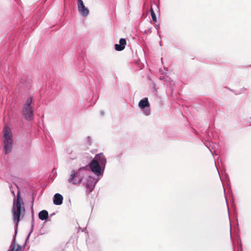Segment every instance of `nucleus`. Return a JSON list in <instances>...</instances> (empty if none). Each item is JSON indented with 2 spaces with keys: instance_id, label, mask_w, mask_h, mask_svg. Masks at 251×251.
I'll use <instances>...</instances> for the list:
<instances>
[{
  "instance_id": "nucleus-3",
  "label": "nucleus",
  "mask_w": 251,
  "mask_h": 251,
  "mask_svg": "<svg viewBox=\"0 0 251 251\" xmlns=\"http://www.w3.org/2000/svg\"><path fill=\"white\" fill-rule=\"evenodd\" d=\"M83 170H86L85 167H81L77 171L72 170L68 179V182L74 185H79L82 182L84 177V174L81 172Z\"/></svg>"
},
{
  "instance_id": "nucleus-8",
  "label": "nucleus",
  "mask_w": 251,
  "mask_h": 251,
  "mask_svg": "<svg viewBox=\"0 0 251 251\" xmlns=\"http://www.w3.org/2000/svg\"><path fill=\"white\" fill-rule=\"evenodd\" d=\"M63 196L58 193L54 195L53 198V203L55 205H60L63 202Z\"/></svg>"
},
{
  "instance_id": "nucleus-12",
  "label": "nucleus",
  "mask_w": 251,
  "mask_h": 251,
  "mask_svg": "<svg viewBox=\"0 0 251 251\" xmlns=\"http://www.w3.org/2000/svg\"><path fill=\"white\" fill-rule=\"evenodd\" d=\"M95 187V185L93 184V182H91V183H88L87 184V190L89 192H91L94 188Z\"/></svg>"
},
{
  "instance_id": "nucleus-13",
  "label": "nucleus",
  "mask_w": 251,
  "mask_h": 251,
  "mask_svg": "<svg viewBox=\"0 0 251 251\" xmlns=\"http://www.w3.org/2000/svg\"><path fill=\"white\" fill-rule=\"evenodd\" d=\"M151 14L152 20L153 21V22H156L157 21V19L155 16V12H154L153 8L152 7V6H151Z\"/></svg>"
},
{
  "instance_id": "nucleus-2",
  "label": "nucleus",
  "mask_w": 251,
  "mask_h": 251,
  "mask_svg": "<svg viewBox=\"0 0 251 251\" xmlns=\"http://www.w3.org/2000/svg\"><path fill=\"white\" fill-rule=\"evenodd\" d=\"M4 151L5 154L11 152L12 149L13 139L12 133L10 128L5 126L3 129Z\"/></svg>"
},
{
  "instance_id": "nucleus-14",
  "label": "nucleus",
  "mask_w": 251,
  "mask_h": 251,
  "mask_svg": "<svg viewBox=\"0 0 251 251\" xmlns=\"http://www.w3.org/2000/svg\"><path fill=\"white\" fill-rule=\"evenodd\" d=\"M10 251H18L19 250H20V247L18 246L17 248L15 250V245L12 244L10 246Z\"/></svg>"
},
{
  "instance_id": "nucleus-15",
  "label": "nucleus",
  "mask_w": 251,
  "mask_h": 251,
  "mask_svg": "<svg viewBox=\"0 0 251 251\" xmlns=\"http://www.w3.org/2000/svg\"><path fill=\"white\" fill-rule=\"evenodd\" d=\"M32 98H29V99H28L26 101V103L25 104L24 106H27V107L28 106H31V104L32 103Z\"/></svg>"
},
{
  "instance_id": "nucleus-1",
  "label": "nucleus",
  "mask_w": 251,
  "mask_h": 251,
  "mask_svg": "<svg viewBox=\"0 0 251 251\" xmlns=\"http://www.w3.org/2000/svg\"><path fill=\"white\" fill-rule=\"evenodd\" d=\"M22 204L24 205V203L21 197L20 193L18 191L17 198L13 200L12 209L13 220L17 226H18L21 217L23 218L25 215V209L24 206H22Z\"/></svg>"
},
{
  "instance_id": "nucleus-6",
  "label": "nucleus",
  "mask_w": 251,
  "mask_h": 251,
  "mask_svg": "<svg viewBox=\"0 0 251 251\" xmlns=\"http://www.w3.org/2000/svg\"><path fill=\"white\" fill-rule=\"evenodd\" d=\"M91 171L95 174H99L100 172V167L97 160H93L89 164Z\"/></svg>"
},
{
  "instance_id": "nucleus-7",
  "label": "nucleus",
  "mask_w": 251,
  "mask_h": 251,
  "mask_svg": "<svg viewBox=\"0 0 251 251\" xmlns=\"http://www.w3.org/2000/svg\"><path fill=\"white\" fill-rule=\"evenodd\" d=\"M120 44H116L115 45V48L116 50L121 51L123 50L126 44V42L125 39L121 38L119 41Z\"/></svg>"
},
{
  "instance_id": "nucleus-4",
  "label": "nucleus",
  "mask_w": 251,
  "mask_h": 251,
  "mask_svg": "<svg viewBox=\"0 0 251 251\" xmlns=\"http://www.w3.org/2000/svg\"><path fill=\"white\" fill-rule=\"evenodd\" d=\"M23 115L26 119L30 120L33 115L32 107L24 106L23 109Z\"/></svg>"
},
{
  "instance_id": "nucleus-10",
  "label": "nucleus",
  "mask_w": 251,
  "mask_h": 251,
  "mask_svg": "<svg viewBox=\"0 0 251 251\" xmlns=\"http://www.w3.org/2000/svg\"><path fill=\"white\" fill-rule=\"evenodd\" d=\"M140 108L143 109L146 107H149L150 103L148 101V98H146L141 100L138 104Z\"/></svg>"
},
{
  "instance_id": "nucleus-11",
  "label": "nucleus",
  "mask_w": 251,
  "mask_h": 251,
  "mask_svg": "<svg viewBox=\"0 0 251 251\" xmlns=\"http://www.w3.org/2000/svg\"><path fill=\"white\" fill-rule=\"evenodd\" d=\"M39 218L41 220H47L49 217V213L47 210H43L40 211L38 214Z\"/></svg>"
},
{
  "instance_id": "nucleus-5",
  "label": "nucleus",
  "mask_w": 251,
  "mask_h": 251,
  "mask_svg": "<svg viewBox=\"0 0 251 251\" xmlns=\"http://www.w3.org/2000/svg\"><path fill=\"white\" fill-rule=\"evenodd\" d=\"M77 8L78 11L83 16H87L89 14V10L84 5L82 0H77Z\"/></svg>"
},
{
  "instance_id": "nucleus-9",
  "label": "nucleus",
  "mask_w": 251,
  "mask_h": 251,
  "mask_svg": "<svg viewBox=\"0 0 251 251\" xmlns=\"http://www.w3.org/2000/svg\"><path fill=\"white\" fill-rule=\"evenodd\" d=\"M94 160H97L99 163H100L102 165L105 164L106 163V159L102 154H97Z\"/></svg>"
}]
</instances>
